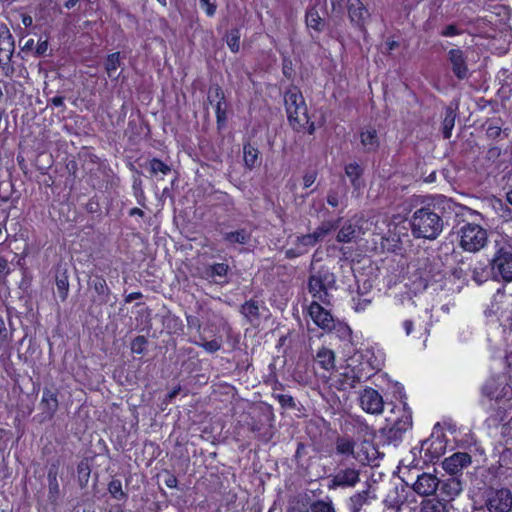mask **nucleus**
Here are the masks:
<instances>
[{
	"mask_svg": "<svg viewBox=\"0 0 512 512\" xmlns=\"http://www.w3.org/2000/svg\"><path fill=\"white\" fill-rule=\"evenodd\" d=\"M415 468V458L409 466L398 467L399 482L384 500L387 512H416V477L412 473Z\"/></svg>",
	"mask_w": 512,
	"mask_h": 512,
	"instance_id": "obj_1",
	"label": "nucleus"
},
{
	"mask_svg": "<svg viewBox=\"0 0 512 512\" xmlns=\"http://www.w3.org/2000/svg\"><path fill=\"white\" fill-rule=\"evenodd\" d=\"M336 289V276L326 265L311 266L307 279V291L312 300L322 302L325 306L332 305L331 291Z\"/></svg>",
	"mask_w": 512,
	"mask_h": 512,
	"instance_id": "obj_2",
	"label": "nucleus"
},
{
	"mask_svg": "<svg viewBox=\"0 0 512 512\" xmlns=\"http://www.w3.org/2000/svg\"><path fill=\"white\" fill-rule=\"evenodd\" d=\"M391 412L395 416L386 418L390 425L381 428L380 433L383 438V444L396 445L413 426L412 412L407 408L406 402L402 400V395H400L399 405H393Z\"/></svg>",
	"mask_w": 512,
	"mask_h": 512,
	"instance_id": "obj_3",
	"label": "nucleus"
},
{
	"mask_svg": "<svg viewBox=\"0 0 512 512\" xmlns=\"http://www.w3.org/2000/svg\"><path fill=\"white\" fill-rule=\"evenodd\" d=\"M284 106L287 113V119L296 132H301L305 129V124L308 123L309 114L305 98L296 85H290L284 92Z\"/></svg>",
	"mask_w": 512,
	"mask_h": 512,
	"instance_id": "obj_4",
	"label": "nucleus"
},
{
	"mask_svg": "<svg viewBox=\"0 0 512 512\" xmlns=\"http://www.w3.org/2000/svg\"><path fill=\"white\" fill-rule=\"evenodd\" d=\"M495 252L490 260L491 275L497 281L512 282V246L504 240H495Z\"/></svg>",
	"mask_w": 512,
	"mask_h": 512,
	"instance_id": "obj_5",
	"label": "nucleus"
},
{
	"mask_svg": "<svg viewBox=\"0 0 512 512\" xmlns=\"http://www.w3.org/2000/svg\"><path fill=\"white\" fill-rule=\"evenodd\" d=\"M459 246L469 253H477L488 244V232L481 225L466 222L457 232Z\"/></svg>",
	"mask_w": 512,
	"mask_h": 512,
	"instance_id": "obj_6",
	"label": "nucleus"
},
{
	"mask_svg": "<svg viewBox=\"0 0 512 512\" xmlns=\"http://www.w3.org/2000/svg\"><path fill=\"white\" fill-rule=\"evenodd\" d=\"M443 227L442 217L436 211L435 206L418 209V238L434 240L441 234Z\"/></svg>",
	"mask_w": 512,
	"mask_h": 512,
	"instance_id": "obj_7",
	"label": "nucleus"
},
{
	"mask_svg": "<svg viewBox=\"0 0 512 512\" xmlns=\"http://www.w3.org/2000/svg\"><path fill=\"white\" fill-rule=\"evenodd\" d=\"M349 512H387V504L379 502L369 490L354 493L347 501Z\"/></svg>",
	"mask_w": 512,
	"mask_h": 512,
	"instance_id": "obj_8",
	"label": "nucleus"
},
{
	"mask_svg": "<svg viewBox=\"0 0 512 512\" xmlns=\"http://www.w3.org/2000/svg\"><path fill=\"white\" fill-rule=\"evenodd\" d=\"M484 503L488 512H511L512 492L505 487L489 488L485 492Z\"/></svg>",
	"mask_w": 512,
	"mask_h": 512,
	"instance_id": "obj_9",
	"label": "nucleus"
},
{
	"mask_svg": "<svg viewBox=\"0 0 512 512\" xmlns=\"http://www.w3.org/2000/svg\"><path fill=\"white\" fill-rule=\"evenodd\" d=\"M482 394L491 402L512 399V387L505 377H491L482 387Z\"/></svg>",
	"mask_w": 512,
	"mask_h": 512,
	"instance_id": "obj_10",
	"label": "nucleus"
},
{
	"mask_svg": "<svg viewBox=\"0 0 512 512\" xmlns=\"http://www.w3.org/2000/svg\"><path fill=\"white\" fill-rule=\"evenodd\" d=\"M207 99L210 104H214L215 115H216V125L218 130H222L226 127L228 115H227V107L228 104L226 102V97L223 89L220 85L215 84L210 86L208 91Z\"/></svg>",
	"mask_w": 512,
	"mask_h": 512,
	"instance_id": "obj_11",
	"label": "nucleus"
},
{
	"mask_svg": "<svg viewBox=\"0 0 512 512\" xmlns=\"http://www.w3.org/2000/svg\"><path fill=\"white\" fill-rule=\"evenodd\" d=\"M360 482V471L354 467H345L338 469L330 476L328 489L350 488Z\"/></svg>",
	"mask_w": 512,
	"mask_h": 512,
	"instance_id": "obj_12",
	"label": "nucleus"
},
{
	"mask_svg": "<svg viewBox=\"0 0 512 512\" xmlns=\"http://www.w3.org/2000/svg\"><path fill=\"white\" fill-rule=\"evenodd\" d=\"M308 315L315 325L324 331H332L334 325V318L330 310L325 308V305L317 300H312L309 304Z\"/></svg>",
	"mask_w": 512,
	"mask_h": 512,
	"instance_id": "obj_13",
	"label": "nucleus"
},
{
	"mask_svg": "<svg viewBox=\"0 0 512 512\" xmlns=\"http://www.w3.org/2000/svg\"><path fill=\"white\" fill-rule=\"evenodd\" d=\"M14 50V37L9 29L5 27L3 30H0V67L5 71L6 75H9L14 70L10 65Z\"/></svg>",
	"mask_w": 512,
	"mask_h": 512,
	"instance_id": "obj_14",
	"label": "nucleus"
},
{
	"mask_svg": "<svg viewBox=\"0 0 512 512\" xmlns=\"http://www.w3.org/2000/svg\"><path fill=\"white\" fill-rule=\"evenodd\" d=\"M347 10L350 22L362 34L367 33L366 24L370 13L361 0H347Z\"/></svg>",
	"mask_w": 512,
	"mask_h": 512,
	"instance_id": "obj_15",
	"label": "nucleus"
},
{
	"mask_svg": "<svg viewBox=\"0 0 512 512\" xmlns=\"http://www.w3.org/2000/svg\"><path fill=\"white\" fill-rule=\"evenodd\" d=\"M360 407L369 414H380L384 409V400L378 390L366 387L359 396Z\"/></svg>",
	"mask_w": 512,
	"mask_h": 512,
	"instance_id": "obj_16",
	"label": "nucleus"
},
{
	"mask_svg": "<svg viewBox=\"0 0 512 512\" xmlns=\"http://www.w3.org/2000/svg\"><path fill=\"white\" fill-rule=\"evenodd\" d=\"M446 450V442L442 436L434 434L429 439L422 442L420 453H424V462H434L438 460Z\"/></svg>",
	"mask_w": 512,
	"mask_h": 512,
	"instance_id": "obj_17",
	"label": "nucleus"
},
{
	"mask_svg": "<svg viewBox=\"0 0 512 512\" xmlns=\"http://www.w3.org/2000/svg\"><path fill=\"white\" fill-rule=\"evenodd\" d=\"M58 394L59 393L56 388L51 389L45 387L43 389L42 397L39 404L41 409L40 416L42 417L41 421L52 420L53 417L55 416L59 407Z\"/></svg>",
	"mask_w": 512,
	"mask_h": 512,
	"instance_id": "obj_18",
	"label": "nucleus"
},
{
	"mask_svg": "<svg viewBox=\"0 0 512 512\" xmlns=\"http://www.w3.org/2000/svg\"><path fill=\"white\" fill-rule=\"evenodd\" d=\"M512 413V399L491 402L489 404V417L487 419L490 426H498L500 423L510 417Z\"/></svg>",
	"mask_w": 512,
	"mask_h": 512,
	"instance_id": "obj_19",
	"label": "nucleus"
},
{
	"mask_svg": "<svg viewBox=\"0 0 512 512\" xmlns=\"http://www.w3.org/2000/svg\"><path fill=\"white\" fill-rule=\"evenodd\" d=\"M318 243L317 236L312 233L298 236L292 247L288 248L285 252L288 259H295L306 254L311 247Z\"/></svg>",
	"mask_w": 512,
	"mask_h": 512,
	"instance_id": "obj_20",
	"label": "nucleus"
},
{
	"mask_svg": "<svg viewBox=\"0 0 512 512\" xmlns=\"http://www.w3.org/2000/svg\"><path fill=\"white\" fill-rule=\"evenodd\" d=\"M472 462L471 456L466 452H456L444 459L443 469L450 475H457Z\"/></svg>",
	"mask_w": 512,
	"mask_h": 512,
	"instance_id": "obj_21",
	"label": "nucleus"
},
{
	"mask_svg": "<svg viewBox=\"0 0 512 512\" xmlns=\"http://www.w3.org/2000/svg\"><path fill=\"white\" fill-rule=\"evenodd\" d=\"M229 271L230 267L227 263H213L204 267L202 277L209 282L222 284L226 282Z\"/></svg>",
	"mask_w": 512,
	"mask_h": 512,
	"instance_id": "obj_22",
	"label": "nucleus"
},
{
	"mask_svg": "<svg viewBox=\"0 0 512 512\" xmlns=\"http://www.w3.org/2000/svg\"><path fill=\"white\" fill-rule=\"evenodd\" d=\"M249 430L254 433L255 438L262 443H268L272 440L274 432L272 426L265 423L262 417H250L247 422Z\"/></svg>",
	"mask_w": 512,
	"mask_h": 512,
	"instance_id": "obj_23",
	"label": "nucleus"
},
{
	"mask_svg": "<svg viewBox=\"0 0 512 512\" xmlns=\"http://www.w3.org/2000/svg\"><path fill=\"white\" fill-rule=\"evenodd\" d=\"M438 489L444 501H452L463 491V483L460 478L450 477L444 480Z\"/></svg>",
	"mask_w": 512,
	"mask_h": 512,
	"instance_id": "obj_24",
	"label": "nucleus"
},
{
	"mask_svg": "<svg viewBox=\"0 0 512 512\" xmlns=\"http://www.w3.org/2000/svg\"><path fill=\"white\" fill-rule=\"evenodd\" d=\"M377 450L373 445V439L362 440L355 450L354 458L362 465H371L375 460Z\"/></svg>",
	"mask_w": 512,
	"mask_h": 512,
	"instance_id": "obj_25",
	"label": "nucleus"
},
{
	"mask_svg": "<svg viewBox=\"0 0 512 512\" xmlns=\"http://www.w3.org/2000/svg\"><path fill=\"white\" fill-rule=\"evenodd\" d=\"M59 462L52 463L48 468V500L52 504H56L60 497V485L58 482Z\"/></svg>",
	"mask_w": 512,
	"mask_h": 512,
	"instance_id": "obj_26",
	"label": "nucleus"
},
{
	"mask_svg": "<svg viewBox=\"0 0 512 512\" xmlns=\"http://www.w3.org/2000/svg\"><path fill=\"white\" fill-rule=\"evenodd\" d=\"M501 437L504 449L501 453L500 459L505 465L512 464V417L503 424Z\"/></svg>",
	"mask_w": 512,
	"mask_h": 512,
	"instance_id": "obj_27",
	"label": "nucleus"
},
{
	"mask_svg": "<svg viewBox=\"0 0 512 512\" xmlns=\"http://www.w3.org/2000/svg\"><path fill=\"white\" fill-rule=\"evenodd\" d=\"M440 480L434 473L424 472L418 475V495H433L439 488Z\"/></svg>",
	"mask_w": 512,
	"mask_h": 512,
	"instance_id": "obj_28",
	"label": "nucleus"
},
{
	"mask_svg": "<svg viewBox=\"0 0 512 512\" xmlns=\"http://www.w3.org/2000/svg\"><path fill=\"white\" fill-rule=\"evenodd\" d=\"M252 238V231L242 227L234 231L222 232V239L228 245H247Z\"/></svg>",
	"mask_w": 512,
	"mask_h": 512,
	"instance_id": "obj_29",
	"label": "nucleus"
},
{
	"mask_svg": "<svg viewBox=\"0 0 512 512\" xmlns=\"http://www.w3.org/2000/svg\"><path fill=\"white\" fill-rule=\"evenodd\" d=\"M315 369L323 371H331L335 367V354L331 349L326 347L320 348L314 358Z\"/></svg>",
	"mask_w": 512,
	"mask_h": 512,
	"instance_id": "obj_30",
	"label": "nucleus"
},
{
	"mask_svg": "<svg viewBox=\"0 0 512 512\" xmlns=\"http://www.w3.org/2000/svg\"><path fill=\"white\" fill-rule=\"evenodd\" d=\"M348 363L350 364V371L355 373V377L361 382H366L373 376L370 368L365 367L366 362L359 353L351 357Z\"/></svg>",
	"mask_w": 512,
	"mask_h": 512,
	"instance_id": "obj_31",
	"label": "nucleus"
},
{
	"mask_svg": "<svg viewBox=\"0 0 512 512\" xmlns=\"http://www.w3.org/2000/svg\"><path fill=\"white\" fill-rule=\"evenodd\" d=\"M244 166L248 170H253L261 164V153L257 147L250 142L243 143Z\"/></svg>",
	"mask_w": 512,
	"mask_h": 512,
	"instance_id": "obj_32",
	"label": "nucleus"
},
{
	"mask_svg": "<svg viewBox=\"0 0 512 512\" xmlns=\"http://www.w3.org/2000/svg\"><path fill=\"white\" fill-rule=\"evenodd\" d=\"M354 376H356V374L350 371V364L347 363L346 367L344 368V371L338 375L335 387L338 390L342 391H347L352 388H355L358 384L362 382Z\"/></svg>",
	"mask_w": 512,
	"mask_h": 512,
	"instance_id": "obj_33",
	"label": "nucleus"
},
{
	"mask_svg": "<svg viewBox=\"0 0 512 512\" xmlns=\"http://www.w3.org/2000/svg\"><path fill=\"white\" fill-rule=\"evenodd\" d=\"M89 285L94 289L98 295L99 302L106 304L109 301L111 291L107 285L105 278L102 275H95L90 281Z\"/></svg>",
	"mask_w": 512,
	"mask_h": 512,
	"instance_id": "obj_34",
	"label": "nucleus"
},
{
	"mask_svg": "<svg viewBox=\"0 0 512 512\" xmlns=\"http://www.w3.org/2000/svg\"><path fill=\"white\" fill-rule=\"evenodd\" d=\"M450 61L452 64V69L455 75L459 79H463L467 75V66L465 64V60L461 50L452 49L449 52Z\"/></svg>",
	"mask_w": 512,
	"mask_h": 512,
	"instance_id": "obj_35",
	"label": "nucleus"
},
{
	"mask_svg": "<svg viewBox=\"0 0 512 512\" xmlns=\"http://www.w3.org/2000/svg\"><path fill=\"white\" fill-rule=\"evenodd\" d=\"M305 23L308 28L313 29L317 33L323 31L325 23L315 5L306 10Z\"/></svg>",
	"mask_w": 512,
	"mask_h": 512,
	"instance_id": "obj_36",
	"label": "nucleus"
},
{
	"mask_svg": "<svg viewBox=\"0 0 512 512\" xmlns=\"http://www.w3.org/2000/svg\"><path fill=\"white\" fill-rule=\"evenodd\" d=\"M366 362L365 367H369L371 374L374 376L378 371L382 369L384 360L381 355H376L372 349H365L359 353Z\"/></svg>",
	"mask_w": 512,
	"mask_h": 512,
	"instance_id": "obj_37",
	"label": "nucleus"
},
{
	"mask_svg": "<svg viewBox=\"0 0 512 512\" xmlns=\"http://www.w3.org/2000/svg\"><path fill=\"white\" fill-rule=\"evenodd\" d=\"M363 168L357 163H349L345 166V174L350 179L354 190H360L363 187Z\"/></svg>",
	"mask_w": 512,
	"mask_h": 512,
	"instance_id": "obj_38",
	"label": "nucleus"
},
{
	"mask_svg": "<svg viewBox=\"0 0 512 512\" xmlns=\"http://www.w3.org/2000/svg\"><path fill=\"white\" fill-rule=\"evenodd\" d=\"M121 66V57L120 52H113L108 54L105 62L104 68L109 78L113 80H117L119 78V74L115 75L117 69Z\"/></svg>",
	"mask_w": 512,
	"mask_h": 512,
	"instance_id": "obj_39",
	"label": "nucleus"
},
{
	"mask_svg": "<svg viewBox=\"0 0 512 512\" xmlns=\"http://www.w3.org/2000/svg\"><path fill=\"white\" fill-rule=\"evenodd\" d=\"M240 312L250 323L258 320L260 317L258 301L254 299L245 301L241 305Z\"/></svg>",
	"mask_w": 512,
	"mask_h": 512,
	"instance_id": "obj_40",
	"label": "nucleus"
},
{
	"mask_svg": "<svg viewBox=\"0 0 512 512\" xmlns=\"http://www.w3.org/2000/svg\"><path fill=\"white\" fill-rule=\"evenodd\" d=\"M91 475V467L88 459L81 460L77 465V482L81 489L87 487Z\"/></svg>",
	"mask_w": 512,
	"mask_h": 512,
	"instance_id": "obj_41",
	"label": "nucleus"
},
{
	"mask_svg": "<svg viewBox=\"0 0 512 512\" xmlns=\"http://www.w3.org/2000/svg\"><path fill=\"white\" fill-rule=\"evenodd\" d=\"M341 218L336 220L323 221L313 232L314 236H317V241H321L326 235L335 231L340 224Z\"/></svg>",
	"mask_w": 512,
	"mask_h": 512,
	"instance_id": "obj_42",
	"label": "nucleus"
},
{
	"mask_svg": "<svg viewBox=\"0 0 512 512\" xmlns=\"http://www.w3.org/2000/svg\"><path fill=\"white\" fill-rule=\"evenodd\" d=\"M456 112L452 107H447L445 110V117L442 122V133L445 139H449L452 135V130L455 126Z\"/></svg>",
	"mask_w": 512,
	"mask_h": 512,
	"instance_id": "obj_43",
	"label": "nucleus"
},
{
	"mask_svg": "<svg viewBox=\"0 0 512 512\" xmlns=\"http://www.w3.org/2000/svg\"><path fill=\"white\" fill-rule=\"evenodd\" d=\"M336 453L343 456L354 457L355 454V443L352 439L345 437H338L335 442Z\"/></svg>",
	"mask_w": 512,
	"mask_h": 512,
	"instance_id": "obj_44",
	"label": "nucleus"
},
{
	"mask_svg": "<svg viewBox=\"0 0 512 512\" xmlns=\"http://www.w3.org/2000/svg\"><path fill=\"white\" fill-rule=\"evenodd\" d=\"M355 433L359 438H362V440L365 439H374L375 437V430L373 427L369 426L364 420L357 418L354 420Z\"/></svg>",
	"mask_w": 512,
	"mask_h": 512,
	"instance_id": "obj_45",
	"label": "nucleus"
},
{
	"mask_svg": "<svg viewBox=\"0 0 512 512\" xmlns=\"http://www.w3.org/2000/svg\"><path fill=\"white\" fill-rule=\"evenodd\" d=\"M472 279L478 284L486 282L491 275V268L489 269L483 262H478L472 268Z\"/></svg>",
	"mask_w": 512,
	"mask_h": 512,
	"instance_id": "obj_46",
	"label": "nucleus"
},
{
	"mask_svg": "<svg viewBox=\"0 0 512 512\" xmlns=\"http://www.w3.org/2000/svg\"><path fill=\"white\" fill-rule=\"evenodd\" d=\"M361 144L367 149V151L375 150L378 145V136L375 129H368L366 131H362L360 134Z\"/></svg>",
	"mask_w": 512,
	"mask_h": 512,
	"instance_id": "obj_47",
	"label": "nucleus"
},
{
	"mask_svg": "<svg viewBox=\"0 0 512 512\" xmlns=\"http://www.w3.org/2000/svg\"><path fill=\"white\" fill-rule=\"evenodd\" d=\"M423 270L424 272L420 276V280L424 283V288H427L431 281L437 282L442 276L437 263L429 267L425 266Z\"/></svg>",
	"mask_w": 512,
	"mask_h": 512,
	"instance_id": "obj_48",
	"label": "nucleus"
},
{
	"mask_svg": "<svg viewBox=\"0 0 512 512\" xmlns=\"http://www.w3.org/2000/svg\"><path fill=\"white\" fill-rule=\"evenodd\" d=\"M108 492L111 497L118 501H126L128 498V494L122 488V482L119 479L113 478L108 483Z\"/></svg>",
	"mask_w": 512,
	"mask_h": 512,
	"instance_id": "obj_49",
	"label": "nucleus"
},
{
	"mask_svg": "<svg viewBox=\"0 0 512 512\" xmlns=\"http://www.w3.org/2000/svg\"><path fill=\"white\" fill-rule=\"evenodd\" d=\"M10 330L7 329L5 320L2 315H0V345L1 347L7 348L10 346V343L13 340V331L12 322L9 319Z\"/></svg>",
	"mask_w": 512,
	"mask_h": 512,
	"instance_id": "obj_50",
	"label": "nucleus"
},
{
	"mask_svg": "<svg viewBox=\"0 0 512 512\" xmlns=\"http://www.w3.org/2000/svg\"><path fill=\"white\" fill-rule=\"evenodd\" d=\"M355 236V226L350 222H346L338 231L337 241L341 243H349L355 238Z\"/></svg>",
	"mask_w": 512,
	"mask_h": 512,
	"instance_id": "obj_51",
	"label": "nucleus"
},
{
	"mask_svg": "<svg viewBox=\"0 0 512 512\" xmlns=\"http://www.w3.org/2000/svg\"><path fill=\"white\" fill-rule=\"evenodd\" d=\"M287 512H310L308 497H295L289 502Z\"/></svg>",
	"mask_w": 512,
	"mask_h": 512,
	"instance_id": "obj_52",
	"label": "nucleus"
},
{
	"mask_svg": "<svg viewBox=\"0 0 512 512\" xmlns=\"http://www.w3.org/2000/svg\"><path fill=\"white\" fill-rule=\"evenodd\" d=\"M332 330L335 331L337 337H339L342 341L350 342L352 339V330L350 326L343 322H335L332 327Z\"/></svg>",
	"mask_w": 512,
	"mask_h": 512,
	"instance_id": "obj_53",
	"label": "nucleus"
},
{
	"mask_svg": "<svg viewBox=\"0 0 512 512\" xmlns=\"http://www.w3.org/2000/svg\"><path fill=\"white\" fill-rule=\"evenodd\" d=\"M149 169L152 175H156L157 173H162L163 175H167L171 172V167L163 162L159 158H152L149 161Z\"/></svg>",
	"mask_w": 512,
	"mask_h": 512,
	"instance_id": "obj_54",
	"label": "nucleus"
},
{
	"mask_svg": "<svg viewBox=\"0 0 512 512\" xmlns=\"http://www.w3.org/2000/svg\"><path fill=\"white\" fill-rule=\"evenodd\" d=\"M56 287L60 299L62 301L66 300L69 293V281L66 272H63L60 276H56Z\"/></svg>",
	"mask_w": 512,
	"mask_h": 512,
	"instance_id": "obj_55",
	"label": "nucleus"
},
{
	"mask_svg": "<svg viewBox=\"0 0 512 512\" xmlns=\"http://www.w3.org/2000/svg\"><path fill=\"white\" fill-rule=\"evenodd\" d=\"M495 212L503 222L512 221V210L501 200H496L493 204Z\"/></svg>",
	"mask_w": 512,
	"mask_h": 512,
	"instance_id": "obj_56",
	"label": "nucleus"
},
{
	"mask_svg": "<svg viewBox=\"0 0 512 512\" xmlns=\"http://www.w3.org/2000/svg\"><path fill=\"white\" fill-rule=\"evenodd\" d=\"M226 43L233 53H237L240 49V30L233 28L227 35Z\"/></svg>",
	"mask_w": 512,
	"mask_h": 512,
	"instance_id": "obj_57",
	"label": "nucleus"
},
{
	"mask_svg": "<svg viewBox=\"0 0 512 512\" xmlns=\"http://www.w3.org/2000/svg\"><path fill=\"white\" fill-rule=\"evenodd\" d=\"M197 346L202 347L205 349V351L209 353H215L222 347V340L219 339H212L210 341L205 340V338L200 337L199 342H194Z\"/></svg>",
	"mask_w": 512,
	"mask_h": 512,
	"instance_id": "obj_58",
	"label": "nucleus"
},
{
	"mask_svg": "<svg viewBox=\"0 0 512 512\" xmlns=\"http://www.w3.org/2000/svg\"><path fill=\"white\" fill-rule=\"evenodd\" d=\"M310 512H336L331 501L315 500L309 501Z\"/></svg>",
	"mask_w": 512,
	"mask_h": 512,
	"instance_id": "obj_59",
	"label": "nucleus"
},
{
	"mask_svg": "<svg viewBox=\"0 0 512 512\" xmlns=\"http://www.w3.org/2000/svg\"><path fill=\"white\" fill-rule=\"evenodd\" d=\"M420 512H444V505L436 499H426L421 502Z\"/></svg>",
	"mask_w": 512,
	"mask_h": 512,
	"instance_id": "obj_60",
	"label": "nucleus"
},
{
	"mask_svg": "<svg viewBox=\"0 0 512 512\" xmlns=\"http://www.w3.org/2000/svg\"><path fill=\"white\" fill-rule=\"evenodd\" d=\"M148 346V340L145 336L139 335L135 337L131 342V351L137 355H143Z\"/></svg>",
	"mask_w": 512,
	"mask_h": 512,
	"instance_id": "obj_61",
	"label": "nucleus"
},
{
	"mask_svg": "<svg viewBox=\"0 0 512 512\" xmlns=\"http://www.w3.org/2000/svg\"><path fill=\"white\" fill-rule=\"evenodd\" d=\"M352 301L353 308L357 312L364 311L371 304V298L367 297V295L363 293H357V295L352 298Z\"/></svg>",
	"mask_w": 512,
	"mask_h": 512,
	"instance_id": "obj_62",
	"label": "nucleus"
},
{
	"mask_svg": "<svg viewBox=\"0 0 512 512\" xmlns=\"http://www.w3.org/2000/svg\"><path fill=\"white\" fill-rule=\"evenodd\" d=\"M272 397L275 398L280 406L284 409H295L296 402L291 395L281 394V393H273Z\"/></svg>",
	"mask_w": 512,
	"mask_h": 512,
	"instance_id": "obj_63",
	"label": "nucleus"
},
{
	"mask_svg": "<svg viewBox=\"0 0 512 512\" xmlns=\"http://www.w3.org/2000/svg\"><path fill=\"white\" fill-rule=\"evenodd\" d=\"M327 204L333 208H336L341 203V195L335 189H330L326 196Z\"/></svg>",
	"mask_w": 512,
	"mask_h": 512,
	"instance_id": "obj_64",
	"label": "nucleus"
}]
</instances>
